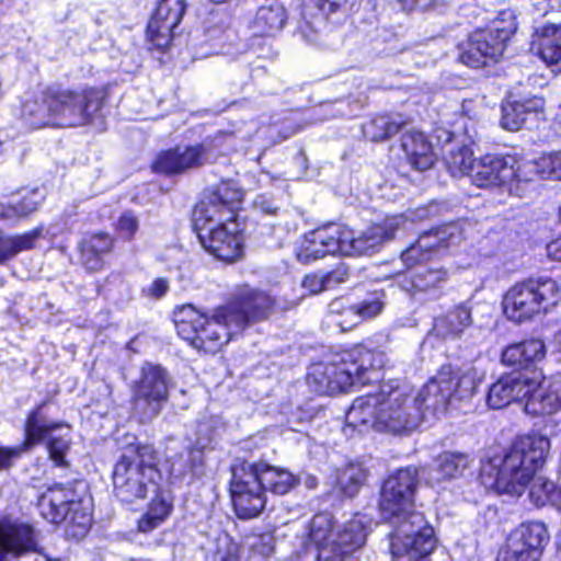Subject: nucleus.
Segmentation results:
<instances>
[{"instance_id": "nucleus-1", "label": "nucleus", "mask_w": 561, "mask_h": 561, "mask_svg": "<svg viewBox=\"0 0 561 561\" xmlns=\"http://www.w3.org/2000/svg\"><path fill=\"white\" fill-rule=\"evenodd\" d=\"M417 470L402 468L388 477L379 503L382 517L396 527L390 539L393 558L402 561H427L436 539L424 515L414 511Z\"/></svg>"}, {"instance_id": "nucleus-2", "label": "nucleus", "mask_w": 561, "mask_h": 561, "mask_svg": "<svg viewBox=\"0 0 561 561\" xmlns=\"http://www.w3.org/2000/svg\"><path fill=\"white\" fill-rule=\"evenodd\" d=\"M422 420L413 387L400 379L382 382L377 392L356 398L346 413L350 427H373L394 435L411 433Z\"/></svg>"}, {"instance_id": "nucleus-3", "label": "nucleus", "mask_w": 561, "mask_h": 561, "mask_svg": "<svg viewBox=\"0 0 561 561\" xmlns=\"http://www.w3.org/2000/svg\"><path fill=\"white\" fill-rule=\"evenodd\" d=\"M549 450L550 440L546 436H520L504 457H494L482 463L481 482L499 493L520 495L543 467Z\"/></svg>"}, {"instance_id": "nucleus-4", "label": "nucleus", "mask_w": 561, "mask_h": 561, "mask_svg": "<svg viewBox=\"0 0 561 561\" xmlns=\"http://www.w3.org/2000/svg\"><path fill=\"white\" fill-rule=\"evenodd\" d=\"M100 107L92 90H71L59 85L44 89L37 96L26 100L22 105V115L32 125L42 127L82 126Z\"/></svg>"}, {"instance_id": "nucleus-5", "label": "nucleus", "mask_w": 561, "mask_h": 561, "mask_svg": "<svg viewBox=\"0 0 561 561\" xmlns=\"http://www.w3.org/2000/svg\"><path fill=\"white\" fill-rule=\"evenodd\" d=\"M368 520L363 515L336 527L328 512L316 514L311 519L309 538L312 547L305 554L312 561H343L360 548L367 538Z\"/></svg>"}, {"instance_id": "nucleus-6", "label": "nucleus", "mask_w": 561, "mask_h": 561, "mask_svg": "<svg viewBox=\"0 0 561 561\" xmlns=\"http://www.w3.org/2000/svg\"><path fill=\"white\" fill-rule=\"evenodd\" d=\"M373 366L371 350L356 346L333 355L328 362L313 364L307 382L316 393L332 396L369 382Z\"/></svg>"}, {"instance_id": "nucleus-7", "label": "nucleus", "mask_w": 561, "mask_h": 561, "mask_svg": "<svg viewBox=\"0 0 561 561\" xmlns=\"http://www.w3.org/2000/svg\"><path fill=\"white\" fill-rule=\"evenodd\" d=\"M230 322L229 308L226 306L215 309L211 316L199 312L192 305H184L174 310L179 336L205 353H216L239 333Z\"/></svg>"}, {"instance_id": "nucleus-8", "label": "nucleus", "mask_w": 561, "mask_h": 561, "mask_svg": "<svg viewBox=\"0 0 561 561\" xmlns=\"http://www.w3.org/2000/svg\"><path fill=\"white\" fill-rule=\"evenodd\" d=\"M152 446L137 445L126 448L113 470L115 496L124 503H134L154 490L159 472Z\"/></svg>"}, {"instance_id": "nucleus-9", "label": "nucleus", "mask_w": 561, "mask_h": 561, "mask_svg": "<svg viewBox=\"0 0 561 561\" xmlns=\"http://www.w3.org/2000/svg\"><path fill=\"white\" fill-rule=\"evenodd\" d=\"M44 403L33 409L24 425V442L15 447L0 445V471L8 470L24 451L46 442L50 458L57 466L65 463L70 446V426L65 422L49 421L43 413Z\"/></svg>"}, {"instance_id": "nucleus-10", "label": "nucleus", "mask_w": 561, "mask_h": 561, "mask_svg": "<svg viewBox=\"0 0 561 561\" xmlns=\"http://www.w3.org/2000/svg\"><path fill=\"white\" fill-rule=\"evenodd\" d=\"M561 299L559 283L548 276L529 277L515 283L504 295L507 319L522 323L549 312Z\"/></svg>"}, {"instance_id": "nucleus-11", "label": "nucleus", "mask_w": 561, "mask_h": 561, "mask_svg": "<svg viewBox=\"0 0 561 561\" xmlns=\"http://www.w3.org/2000/svg\"><path fill=\"white\" fill-rule=\"evenodd\" d=\"M41 516L51 524L66 525L69 537L80 539L91 527L92 517L89 508L76 499L71 488L55 484L48 488L37 500Z\"/></svg>"}, {"instance_id": "nucleus-12", "label": "nucleus", "mask_w": 561, "mask_h": 561, "mask_svg": "<svg viewBox=\"0 0 561 561\" xmlns=\"http://www.w3.org/2000/svg\"><path fill=\"white\" fill-rule=\"evenodd\" d=\"M426 209H417L409 215L401 214L387 217L382 222L373 225L355 233L344 225L340 238L341 254L350 256L371 255L378 252L386 242L393 240L398 232L412 229L414 218H424Z\"/></svg>"}, {"instance_id": "nucleus-13", "label": "nucleus", "mask_w": 561, "mask_h": 561, "mask_svg": "<svg viewBox=\"0 0 561 561\" xmlns=\"http://www.w3.org/2000/svg\"><path fill=\"white\" fill-rule=\"evenodd\" d=\"M230 495L237 516L250 519L259 516L266 505L264 486L255 463L240 461L231 468Z\"/></svg>"}, {"instance_id": "nucleus-14", "label": "nucleus", "mask_w": 561, "mask_h": 561, "mask_svg": "<svg viewBox=\"0 0 561 561\" xmlns=\"http://www.w3.org/2000/svg\"><path fill=\"white\" fill-rule=\"evenodd\" d=\"M243 198V192L232 182H222L215 190L204 194L193 213L196 232L236 220V210Z\"/></svg>"}, {"instance_id": "nucleus-15", "label": "nucleus", "mask_w": 561, "mask_h": 561, "mask_svg": "<svg viewBox=\"0 0 561 561\" xmlns=\"http://www.w3.org/2000/svg\"><path fill=\"white\" fill-rule=\"evenodd\" d=\"M169 398L168 375L158 365L146 364L133 386V408L141 422L156 417Z\"/></svg>"}, {"instance_id": "nucleus-16", "label": "nucleus", "mask_w": 561, "mask_h": 561, "mask_svg": "<svg viewBox=\"0 0 561 561\" xmlns=\"http://www.w3.org/2000/svg\"><path fill=\"white\" fill-rule=\"evenodd\" d=\"M512 32L506 28L477 30L459 44V59L471 68L496 62L503 55Z\"/></svg>"}, {"instance_id": "nucleus-17", "label": "nucleus", "mask_w": 561, "mask_h": 561, "mask_svg": "<svg viewBox=\"0 0 561 561\" xmlns=\"http://www.w3.org/2000/svg\"><path fill=\"white\" fill-rule=\"evenodd\" d=\"M216 159L217 153L213 145L202 142L163 150L157 154L151 168L153 172L159 174L178 175L211 163Z\"/></svg>"}, {"instance_id": "nucleus-18", "label": "nucleus", "mask_w": 561, "mask_h": 561, "mask_svg": "<svg viewBox=\"0 0 561 561\" xmlns=\"http://www.w3.org/2000/svg\"><path fill=\"white\" fill-rule=\"evenodd\" d=\"M524 409L528 414H552L561 409V373L545 377L540 371L527 373Z\"/></svg>"}, {"instance_id": "nucleus-19", "label": "nucleus", "mask_w": 561, "mask_h": 561, "mask_svg": "<svg viewBox=\"0 0 561 561\" xmlns=\"http://www.w3.org/2000/svg\"><path fill=\"white\" fill-rule=\"evenodd\" d=\"M548 540L543 523H523L510 535L507 548L496 561H538Z\"/></svg>"}, {"instance_id": "nucleus-20", "label": "nucleus", "mask_w": 561, "mask_h": 561, "mask_svg": "<svg viewBox=\"0 0 561 561\" xmlns=\"http://www.w3.org/2000/svg\"><path fill=\"white\" fill-rule=\"evenodd\" d=\"M225 306L229 308L230 325L241 332L249 323L268 318L275 301L264 291L244 287Z\"/></svg>"}, {"instance_id": "nucleus-21", "label": "nucleus", "mask_w": 561, "mask_h": 561, "mask_svg": "<svg viewBox=\"0 0 561 561\" xmlns=\"http://www.w3.org/2000/svg\"><path fill=\"white\" fill-rule=\"evenodd\" d=\"M197 237L203 248L218 260L233 262L243 253V234L237 221L197 231Z\"/></svg>"}, {"instance_id": "nucleus-22", "label": "nucleus", "mask_w": 561, "mask_h": 561, "mask_svg": "<svg viewBox=\"0 0 561 561\" xmlns=\"http://www.w3.org/2000/svg\"><path fill=\"white\" fill-rule=\"evenodd\" d=\"M36 547L37 534L32 525L20 519H0V561H11Z\"/></svg>"}, {"instance_id": "nucleus-23", "label": "nucleus", "mask_w": 561, "mask_h": 561, "mask_svg": "<svg viewBox=\"0 0 561 561\" xmlns=\"http://www.w3.org/2000/svg\"><path fill=\"white\" fill-rule=\"evenodd\" d=\"M447 280L448 272L444 267H421L401 276L399 287L412 299L423 302L438 298Z\"/></svg>"}, {"instance_id": "nucleus-24", "label": "nucleus", "mask_w": 561, "mask_h": 561, "mask_svg": "<svg viewBox=\"0 0 561 561\" xmlns=\"http://www.w3.org/2000/svg\"><path fill=\"white\" fill-rule=\"evenodd\" d=\"M185 8V0H161L159 2L147 27V35L156 47L163 49L169 46L173 30L181 22Z\"/></svg>"}, {"instance_id": "nucleus-25", "label": "nucleus", "mask_w": 561, "mask_h": 561, "mask_svg": "<svg viewBox=\"0 0 561 561\" xmlns=\"http://www.w3.org/2000/svg\"><path fill=\"white\" fill-rule=\"evenodd\" d=\"M342 231L340 224H329L306 233L297 249V259L310 263L328 254H341Z\"/></svg>"}, {"instance_id": "nucleus-26", "label": "nucleus", "mask_w": 561, "mask_h": 561, "mask_svg": "<svg viewBox=\"0 0 561 561\" xmlns=\"http://www.w3.org/2000/svg\"><path fill=\"white\" fill-rule=\"evenodd\" d=\"M514 157L486 154L482 157L471 173L472 182L479 187L505 186L514 181Z\"/></svg>"}, {"instance_id": "nucleus-27", "label": "nucleus", "mask_w": 561, "mask_h": 561, "mask_svg": "<svg viewBox=\"0 0 561 561\" xmlns=\"http://www.w3.org/2000/svg\"><path fill=\"white\" fill-rule=\"evenodd\" d=\"M387 295L383 289H376L367 295L357 304L343 308L342 300H335L330 305L332 313H337L345 319L336 321V324L346 330L355 325L358 321L370 320L379 316L386 306Z\"/></svg>"}, {"instance_id": "nucleus-28", "label": "nucleus", "mask_w": 561, "mask_h": 561, "mask_svg": "<svg viewBox=\"0 0 561 561\" xmlns=\"http://www.w3.org/2000/svg\"><path fill=\"white\" fill-rule=\"evenodd\" d=\"M450 365H444L417 392L415 403L421 408L437 412L445 410L451 400Z\"/></svg>"}, {"instance_id": "nucleus-29", "label": "nucleus", "mask_w": 561, "mask_h": 561, "mask_svg": "<svg viewBox=\"0 0 561 561\" xmlns=\"http://www.w3.org/2000/svg\"><path fill=\"white\" fill-rule=\"evenodd\" d=\"M527 373H511L500 377L488 391L486 404L502 409L515 401L524 403Z\"/></svg>"}, {"instance_id": "nucleus-30", "label": "nucleus", "mask_w": 561, "mask_h": 561, "mask_svg": "<svg viewBox=\"0 0 561 561\" xmlns=\"http://www.w3.org/2000/svg\"><path fill=\"white\" fill-rule=\"evenodd\" d=\"M543 105V100L539 98L504 103L501 126L512 131L518 130L527 124L533 126L542 115Z\"/></svg>"}, {"instance_id": "nucleus-31", "label": "nucleus", "mask_w": 561, "mask_h": 561, "mask_svg": "<svg viewBox=\"0 0 561 561\" xmlns=\"http://www.w3.org/2000/svg\"><path fill=\"white\" fill-rule=\"evenodd\" d=\"M401 147L414 169L426 171L434 164L435 157L432 145L423 133L417 130L404 133L401 139Z\"/></svg>"}, {"instance_id": "nucleus-32", "label": "nucleus", "mask_w": 561, "mask_h": 561, "mask_svg": "<svg viewBox=\"0 0 561 561\" xmlns=\"http://www.w3.org/2000/svg\"><path fill=\"white\" fill-rule=\"evenodd\" d=\"M469 456L461 453H443L435 459V467L428 473V482L440 484L459 479L470 467Z\"/></svg>"}, {"instance_id": "nucleus-33", "label": "nucleus", "mask_w": 561, "mask_h": 561, "mask_svg": "<svg viewBox=\"0 0 561 561\" xmlns=\"http://www.w3.org/2000/svg\"><path fill=\"white\" fill-rule=\"evenodd\" d=\"M254 463L265 493L268 491L276 495H285L300 482L297 476L285 468L271 466L265 462Z\"/></svg>"}, {"instance_id": "nucleus-34", "label": "nucleus", "mask_w": 561, "mask_h": 561, "mask_svg": "<svg viewBox=\"0 0 561 561\" xmlns=\"http://www.w3.org/2000/svg\"><path fill=\"white\" fill-rule=\"evenodd\" d=\"M545 355V343L541 340L531 339L505 347L501 359L506 366L527 367L529 364L541 360Z\"/></svg>"}, {"instance_id": "nucleus-35", "label": "nucleus", "mask_w": 561, "mask_h": 561, "mask_svg": "<svg viewBox=\"0 0 561 561\" xmlns=\"http://www.w3.org/2000/svg\"><path fill=\"white\" fill-rule=\"evenodd\" d=\"M471 324V308L467 304H460L448 310L444 316L436 318L434 330L444 339H455Z\"/></svg>"}, {"instance_id": "nucleus-36", "label": "nucleus", "mask_w": 561, "mask_h": 561, "mask_svg": "<svg viewBox=\"0 0 561 561\" xmlns=\"http://www.w3.org/2000/svg\"><path fill=\"white\" fill-rule=\"evenodd\" d=\"M286 21L287 14L284 5L272 1L257 9L251 27L257 35H274L284 27Z\"/></svg>"}, {"instance_id": "nucleus-37", "label": "nucleus", "mask_w": 561, "mask_h": 561, "mask_svg": "<svg viewBox=\"0 0 561 561\" xmlns=\"http://www.w3.org/2000/svg\"><path fill=\"white\" fill-rule=\"evenodd\" d=\"M483 379L484 373L474 366H463L457 370H454L450 366L451 399H470L477 392Z\"/></svg>"}, {"instance_id": "nucleus-38", "label": "nucleus", "mask_w": 561, "mask_h": 561, "mask_svg": "<svg viewBox=\"0 0 561 561\" xmlns=\"http://www.w3.org/2000/svg\"><path fill=\"white\" fill-rule=\"evenodd\" d=\"M172 510V501L167 493H159L151 501L146 514L138 522V529L149 533L157 528L169 516Z\"/></svg>"}, {"instance_id": "nucleus-39", "label": "nucleus", "mask_w": 561, "mask_h": 561, "mask_svg": "<svg viewBox=\"0 0 561 561\" xmlns=\"http://www.w3.org/2000/svg\"><path fill=\"white\" fill-rule=\"evenodd\" d=\"M538 54L549 65H561V27L547 25L541 31Z\"/></svg>"}, {"instance_id": "nucleus-40", "label": "nucleus", "mask_w": 561, "mask_h": 561, "mask_svg": "<svg viewBox=\"0 0 561 561\" xmlns=\"http://www.w3.org/2000/svg\"><path fill=\"white\" fill-rule=\"evenodd\" d=\"M367 472L360 463H348L336 474L339 490L346 496H355L366 481Z\"/></svg>"}, {"instance_id": "nucleus-41", "label": "nucleus", "mask_w": 561, "mask_h": 561, "mask_svg": "<svg viewBox=\"0 0 561 561\" xmlns=\"http://www.w3.org/2000/svg\"><path fill=\"white\" fill-rule=\"evenodd\" d=\"M445 161L453 176H471L477 164L472 150L467 146L450 148L445 156Z\"/></svg>"}, {"instance_id": "nucleus-42", "label": "nucleus", "mask_w": 561, "mask_h": 561, "mask_svg": "<svg viewBox=\"0 0 561 561\" xmlns=\"http://www.w3.org/2000/svg\"><path fill=\"white\" fill-rule=\"evenodd\" d=\"M404 125L401 116H379L365 126L364 134L373 141H381L396 135Z\"/></svg>"}, {"instance_id": "nucleus-43", "label": "nucleus", "mask_w": 561, "mask_h": 561, "mask_svg": "<svg viewBox=\"0 0 561 561\" xmlns=\"http://www.w3.org/2000/svg\"><path fill=\"white\" fill-rule=\"evenodd\" d=\"M433 250L434 242L431 237H424L422 233L415 243L401 253V260L408 267H411L428 260Z\"/></svg>"}, {"instance_id": "nucleus-44", "label": "nucleus", "mask_w": 561, "mask_h": 561, "mask_svg": "<svg viewBox=\"0 0 561 561\" xmlns=\"http://www.w3.org/2000/svg\"><path fill=\"white\" fill-rule=\"evenodd\" d=\"M424 237H431L434 242V249H446L455 245L461 240V231L457 224H448L423 233Z\"/></svg>"}, {"instance_id": "nucleus-45", "label": "nucleus", "mask_w": 561, "mask_h": 561, "mask_svg": "<svg viewBox=\"0 0 561 561\" xmlns=\"http://www.w3.org/2000/svg\"><path fill=\"white\" fill-rule=\"evenodd\" d=\"M44 197V193L39 188L26 191L21 201L13 203L15 217L22 218L35 211Z\"/></svg>"}, {"instance_id": "nucleus-46", "label": "nucleus", "mask_w": 561, "mask_h": 561, "mask_svg": "<svg viewBox=\"0 0 561 561\" xmlns=\"http://www.w3.org/2000/svg\"><path fill=\"white\" fill-rule=\"evenodd\" d=\"M198 451L185 450L171 460L170 474L174 479H184L187 473L193 471L194 462Z\"/></svg>"}, {"instance_id": "nucleus-47", "label": "nucleus", "mask_w": 561, "mask_h": 561, "mask_svg": "<svg viewBox=\"0 0 561 561\" xmlns=\"http://www.w3.org/2000/svg\"><path fill=\"white\" fill-rule=\"evenodd\" d=\"M538 160L541 180H561V151L542 154Z\"/></svg>"}, {"instance_id": "nucleus-48", "label": "nucleus", "mask_w": 561, "mask_h": 561, "mask_svg": "<svg viewBox=\"0 0 561 561\" xmlns=\"http://www.w3.org/2000/svg\"><path fill=\"white\" fill-rule=\"evenodd\" d=\"M537 179L541 180V171L539 169V160H525L514 164V181L530 182Z\"/></svg>"}, {"instance_id": "nucleus-49", "label": "nucleus", "mask_w": 561, "mask_h": 561, "mask_svg": "<svg viewBox=\"0 0 561 561\" xmlns=\"http://www.w3.org/2000/svg\"><path fill=\"white\" fill-rule=\"evenodd\" d=\"M250 548L253 554L260 558H266L274 550V537L271 534H262L254 537L250 543Z\"/></svg>"}, {"instance_id": "nucleus-50", "label": "nucleus", "mask_w": 561, "mask_h": 561, "mask_svg": "<svg viewBox=\"0 0 561 561\" xmlns=\"http://www.w3.org/2000/svg\"><path fill=\"white\" fill-rule=\"evenodd\" d=\"M138 220L129 211L124 213L117 221L116 229L122 238L130 240L138 230Z\"/></svg>"}, {"instance_id": "nucleus-51", "label": "nucleus", "mask_w": 561, "mask_h": 561, "mask_svg": "<svg viewBox=\"0 0 561 561\" xmlns=\"http://www.w3.org/2000/svg\"><path fill=\"white\" fill-rule=\"evenodd\" d=\"M82 242L90 248V251H96L102 255L110 252L113 247L112 238L104 232L92 234Z\"/></svg>"}, {"instance_id": "nucleus-52", "label": "nucleus", "mask_w": 561, "mask_h": 561, "mask_svg": "<svg viewBox=\"0 0 561 561\" xmlns=\"http://www.w3.org/2000/svg\"><path fill=\"white\" fill-rule=\"evenodd\" d=\"M80 252L82 264L87 267V270L92 272L101 270L103 266L102 254L96 251H90V248L83 242H81Z\"/></svg>"}, {"instance_id": "nucleus-53", "label": "nucleus", "mask_w": 561, "mask_h": 561, "mask_svg": "<svg viewBox=\"0 0 561 561\" xmlns=\"http://www.w3.org/2000/svg\"><path fill=\"white\" fill-rule=\"evenodd\" d=\"M42 229L37 228L21 236L11 237L18 253L30 250L41 237Z\"/></svg>"}, {"instance_id": "nucleus-54", "label": "nucleus", "mask_w": 561, "mask_h": 561, "mask_svg": "<svg viewBox=\"0 0 561 561\" xmlns=\"http://www.w3.org/2000/svg\"><path fill=\"white\" fill-rule=\"evenodd\" d=\"M302 287L310 294H318L322 290L330 289L327 282V275L310 274L302 280Z\"/></svg>"}, {"instance_id": "nucleus-55", "label": "nucleus", "mask_w": 561, "mask_h": 561, "mask_svg": "<svg viewBox=\"0 0 561 561\" xmlns=\"http://www.w3.org/2000/svg\"><path fill=\"white\" fill-rule=\"evenodd\" d=\"M169 290V282L167 278H157L147 287L144 288V293L147 297L160 299Z\"/></svg>"}, {"instance_id": "nucleus-56", "label": "nucleus", "mask_w": 561, "mask_h": 561, "mask_svg": "<svg viewBox=\"0 0 561 561\" xmlns=\"http://www.w3.org/2000/svg\"><path fill=\"white\" fill-rule=\"evenodd\" d=\"M309 3L317 7L324 15H329L337 11L342 5L346 4L350 0H308Z\"/></svg>"}, {"instance_id": "nucleus-57", "label": "nucleus", "mask_w": 561, "mask_h": 561, "mask_svg": "<svg viewBox=\"0 0 561 561\" xmlns=\"http://www.w3.org/2000/svg\"><path fill=\"white\" fill-rule=\"evenodd\" d=\"M325 275H327V282L329 284V287L331 288L332 286H334L336 284L346 282L350 276V271L345 266H339L337 268H335L334 271H332Z\"/></svg>"}, {"instance_id": "nucleus-58", "label": "nucleus", "mask_w": 561, "mask_h": 561, "mask_svg": "<svg viewBox=\"0 0 561 561\" xmlns=\"http://www.w3.org/2000/svg\"><path fill=\"white\" fill-rule=\"evenodd\" d=\"M547 494H550V501L561 511V489L554 490L552 482H545L542 484Z\"/></svg>"}, {"instance_id": "nucleus-59", "label": "nucleus", "mask_w": 561, "mask_h": 561, "mask_svg": "<svg viewBox=\"0 0 561 561\" xmlns=\"http://www.w3.org/2000/svg\"><path fill=\"white\" fill-rule=\"evenodd\" d=\"M371 362L374 364L373 366V374L378 370V369H381L385 364H386V355L383 352L381 351H373L371 350Z\"/></svg>"}, {"instance_id": "nucleus-60", "label": "nucleus", "mask_w": 561, "mask_h": 561, "mask_svg": "<svg viewBox=\"0 0 561 561\" xmlns=\"http://www.w3.org/2000/svg\"><path fill=\"white\" fill-rule=\"evenodd\" d=\"M402 4L408 9H413L415 7H420L422 9H427L433 5L434 0H399Z\"/></svg>"}, {"instance_id": "nucleus-61", "label": "nucleus", "mask_w": 561, "mask_h": 561, "mask_svg": "<svg viewBox=\"0 0 561 561\" xmlns=\"http://www.w3.org/2000/svg\"><path fill=\"white\" fill-rule=\"evenodd\" d=\"M0 218L1 219H16L13 204L5 205V204L0 203Z\"/></svg>"}, {"instance_id": "nucleus-62", "label": "nucleus", "mask_w": 561, "mask_h": 561, "mask_svg": "<svg viewBox=\"0 0 561 561\" xmlns=\"http://www.w3.org/2000/svg\"><path fill=\"white\" fill-rule=\"evenodd\" d=\"M237 547L234 545H230L225 554H219L216 561H238Z\"/></svg>"}, {"instance_id": "nucleus-63", "label": "nucleus", "mask_w": 561, "mask_h": 561, "mask_svg": "<svg viewBox=\"0 0 561 561\" xmlns=\"http://www.w3.org/2000/svg\"><path fill=\"white\" fill-rule=\"evenodd\" d=\"M461 108H462V113L466 116L472 117L474 115L473 102L472 101H463V103L461 105Z\"/></svg>"}, {"instance_id": "nucleus-64", "label": "nucleus", "mask_w": 561, "mask_h": 561, "mask_svg": "<svg viewBox=\"0 0 561 561\" xmlns=\"http://www.w3.org/2000/svg\"><path fill=\"white\" fill-rule=\"evenodd\" d=\"M556 342L561 348V330L556 334Z\"/></svg>"}]
</instances>
